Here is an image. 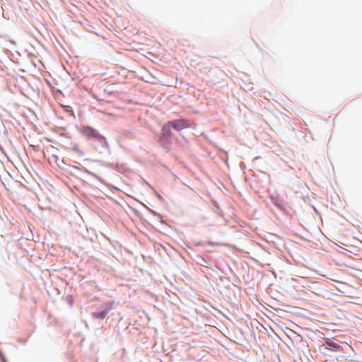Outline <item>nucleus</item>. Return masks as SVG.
<instances>
[{"label": "nucleus", "mask_w": 362, "mask_h": 362, "mask_svg": "<svg viewBox=\"0 0 362 362\" xmlns=\"http://www.w3.org/2000/svg\"><path fill=\"white\" fill-rule=\"evenodd\" d=\"M158 197L159 199H162V197H161V196H160V195H158Z\"/></svg>", "instance_id": "obj_7"}, {"label": "nucleus", "mask_w": 362, "mask_h": 362, "mask_svg": "<svg viewBox=\"0 0 362 362\" xmlns=\"http://www.w3.org/2000/svg\"><path fill=\"white\" fill-rule=\"evenodd\" d=\"M0 357L3 362H7L5 356H4L3 353L1 351H0Z\"/></svg>", "instance_id": "obj_5"}, {"label": "nucleus", "mask_w": 362, "mask_h": 362, "mask_svg": "<svg viewBox=\"0 0 362 362\" xmlns=\"http://www.w3.org/2000/svg\"><path fill=\"white\" fill-rule=\"evenodd\" d=\"M166 126L172 127L177 131H181L182 129L188 128L189 127V123L185 119H180L169 122Z\"/></svg>", "instance_id": "obj_1"}, {"label": "nucleus", "mask_w": 362, "mask_h": 362, "mask_svg": "<svg viewBox=\"0 0 362 362\" xmlns=\"http://www.w3.org/2000/svg\"><path fill=\"white\" fill-rule=\"evenodd\" d=\"M163 130L164 132H166V134H168V132L170 133V130L169 129L168 131L166 130V127H163Z\"/></svg>", "instance_id": "obj_6"}, {"label": "nucleus", "mask_w": 362, "mask_h": 362, "mask_svg": "<svg viewBox=\"0 0 362 362\" xmlns=\"http://www.w3.org/2000/svg\"><path fill=\"white\" fill-rule=\"evenodd\" d=\"M111 308L112 306H110L104 311L94 313H93V316L95 318L103 319L106 316L107 313L111 310Z\"/></svg>", "instance_id": "obj_4"}, {"label": "nucleus", "mask_w": 362, "mask_h": 362, "mask_svg": "<svg viewBox=\"0 0 362 362\" xmlns=\"http://www.w3.org/2000/svg\"><path fill=\"white\" fill-rule=\"evenodd\" d=\"M81 132L82 133V134L85 136H86L87 138H95V139H103V137L100 135V134L98 132L97 130H95V129L90 127H88V126H83L81 127Z\"/></svg>", "instance_id": "obj_2"}, {"label": "nucleus", "mask_w": 362, "mask_h": 362, "mask_svg": "<svg viewBox=\"0 0 362 362\" xmlns=\"http://www.w3.org/2000/svg\"><path fill=\"white\" fill-rule=\"evenodd\" d=\"M322 346L327 349L333 351H341V346L337 342L327 339L325 343L322 344Z\"/></svg>", "instance_id": "obj_3"}]
</instances>
